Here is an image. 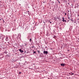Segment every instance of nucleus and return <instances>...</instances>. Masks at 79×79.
Instances as JSON below:
<instances>
[{"label": "nucleus", "instance_id": "obj_1", "mask_svg": "<svg viewBox=\"0 0 79 79\" xmlns=\"http://www.w3.org/2000/svg\"><path fill=\"white\" fill-rule=\"evenodd\" d=\"M44 54H48V51H44Z\"/></svg>", "mask_w": 79, "mask_h": 79}, {"label": "nucleus", "instance_id": "obj_2", "mask_svg": "<svg viewBox=\"0 0 79 79\" xmlns=\"http://www.w3.org/2000/svg\"><path fill=\"white\" fill-rule=\"evenodd\" d=\"M61 66H64V64H60Z\"/></svg>", "mask_w": 79, "mask_h": 79}, {"label": "nucleus", "instance_id": "obj_3", "mask_svg": "<svg viewBox=\"0 0 79 79\" xmlns=\"http://www.w3.org/2000/svg\"><path fill=\"white\" fill-rule=\"evenodd\" d=\"M19 51L21 52V53H22V52H23V51L21 50V49H20L19 50Z\"/></svg>", "mask_w": 79, "mask_h": 79}, {"label": "nucleus", "instance_id": "obj_4", "mask_svg": "<svg viewBox=\"0 0 79 79\" xmlns=\"http://www.w3.org/2000/svg\"><path fill=\"white\" fill-rule=\"evenodd\" d=\"M2 35H0V39H2Z\"/></svg>", "mask_w": 79, "mask_h": 79}, {"label": "nucleus", "instance_id": "obj_5", "mask_svg": "<svg viewBox=\"0 0 79 79\" xmlns=\"http://www.w3.org/2000/svg\"><path fill=\"white\" fill-rule=\"evenodd\" d=\"M6 41H8V39L7 38H6Z\"/></svg>", "mask_w": 79, "mask_h": 79}, {"label": "nucleus", "instance_id": "obj_6", "mask_svg": "<svg viewBox=\"0 0 79 79\" xmlns=\"http://www.w3.org/2000/svg\"><path fill=\"white\" fill-rule=\"evenodd\" d=\"M62 19H63V22H64V17H63Z\"/></svg>", "mask_w": 79, "mask_h": 79}, {"label": "nucleus", "instance_id": "obj_7", "mask_svg": "<svg viewBox=\"0 0 79 79\" xmlns=\"http://www.w3.org/2000/svg\"><path fill=\"white\" fill-rule=\"evenodd\" d=\"M29 40L30 42H31V38Z\"/></svg>", "mask_w": 79, "mask_h": 79}, {"label": "nucleus", "instance_id": "obj_8", "mask_svg": "<svg viewBox=\"0 0 79 79\" xmlns=\"http://www.w3.org/2000/svg\"><path fill=\"white\" fill-rule=\"evenodd\" d=\"M70 20L71 21H73V20L72 19H71L70 20Z\"/></svg>", "mask_w": 79, "mask_h": 79}, {"label": "nucleus", "instance_id": "obj_9", "mask_svg": "<svg viewBox=\"0 0 79 79\" xmlns=\"http://www.w3.org/2000/svg\"><path fill=\"white\" fill-rule=\"evenodd\" d=\"M36 53V52H35V51L33 52V53Z\"/></svg>", "mask_w": 79, "mask_h": 79}, {"label": "nucleus", "instance_id": "obj_10", "mask_svg": "<svg viewBox=\"0 0 79 79\" xmlns=\"http://www.w3.org/2000/svg\"><path fill=\"white\" fill-rule=\"evenodd\" d=\"M74 73H72L71 75H74Z\"/></svg>", "mask_w": 79, "mask_h": 79}, {"label": "nucleus", "instance_id": "obj_11", "mask_svg": "<svg viewBox=\"0 0 79 79\" xmlns=\"http://www.w3.org/2000/svg\"><path fill=\"white\" fill-rule=\"evenodd\" d=\"M37 52H38V53H39V51H37Z\"/></svg>", "mask_w": 79, "mask_h": 79}, {"label": "nucleus", "instance_id": "obj_12", "mask_svg": "<svg viewBox=\"0 0 79 79\" xmlns=\"http://www.w3.org/2000/svg\"><path fill=\"white\" fill-rule=\"evenodd\" d=\"M68 18H69V20H70L69 19H70V18H69V17Z\"/></svg>", "mask_w": 79, "mask_h": 79}, {"label": "nucleus", "instance_id": "obj_13", "mask_svg": "<svg viewBox=\"0 0 79 79\" xmlns=\"http://www.w3.org/2000/svg\"><path fill=\"white\" fill-rule=\"evenodd\" d=\"M28 39H29V37H28Z\"/></svg>", "mask_w": 79, "mask_h": 79}, {"label": "nucleus", "instance_id": "obj_14", "mask_svg": "<svg viewBox=\"0 0 79 79\" xmlns=\"http://www.w3.org/2000/svg\"><path fill=\"white\" fill-rule=\"evenodd\" d=\"M65 15H66V13H65Z\"/></svg>", "mask_w": 79, "mask_h": 79}, {"label": "nucleus", "instance_id": "obj_15", "mask_svg": "<svg viewBox=\"0 0 79 79\" xmlns=\"http://www.w3.org/2000/svg\"><path fill=\"white\" fill-rule=\"evenodd\" d=\"M3 23H5V22L4 21V20H3Z\"/></svg>", "mask_w": 79, "mask_h": 79}, {"label": "nucleus", "instance_id": "obj_16", "mask_svg": "<svg viewBox=\"0 0 79 79\" xmlns=\"http://www.w3.org/2000/svg\"><path fill=\"white\" fill-rule=\"evenodd\" d=\"M21 72H19V74H21Z\"/></svg>", "mask_w": 79, "mask_h": 79}, {"label": "nucleus", "instance_id": "obj_17", "mask_svg": "<svg viewBox=\"0 0 79 79\" xmlns=\"http://www.w3.org/2000/svg\"><path fill=\"white\" fill-rule=\"evenodd\" d=\"M64 21H65V22H66V20H64Z\"/></svg>", "mask_w": 79, "mask_h": 79}, {"label": "nucleus", "instance_id": "obj_18", "mask_svg": "<svg viewBox=\"0 0 79 79\" xmlns=\"http://www.w3.org/2000/svg\"><path fill=\"white\" fill-rule=\"evenodd\" d=\"M68 5H69V3H68Z\"/></svg>", "mask_w": 79, "mask_h": 79}, {"label": "nucleus", "instance_id": "obj_19", "mask_svg": "<svg viewBox=\"0 0 79 79\" xmlns=\"http://www.w3.org/2000/svg\"><path fill=\"white\" fill-rule=\"evenodd\" d=\"M50 24H51V23H52V22H50Z\"/></svg>", "mask_w": 79, "mask_h": 79}, {"label": "nucleus", "instance_id": "obj_20", "mask_svg": "<svg viewBox=\"0 0 79 79\" xmlns=\"http://www.w3.org/2000/svg\"><path fill=\"white\" fill-rule=\"evenodd\" d=\"M1 19H0V21H1Z\"/></svg>", "mask_w": 79, "mask_h": 79}]
</instances>
